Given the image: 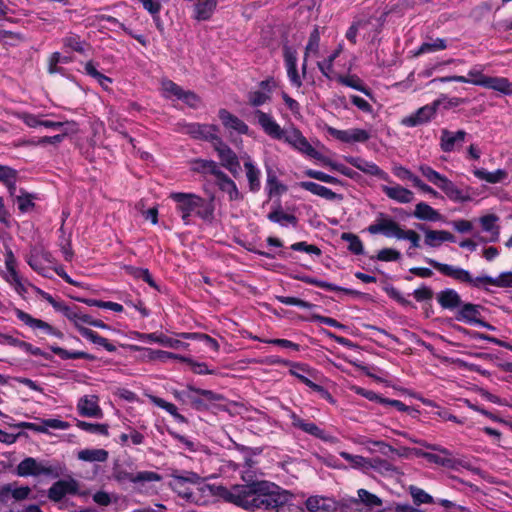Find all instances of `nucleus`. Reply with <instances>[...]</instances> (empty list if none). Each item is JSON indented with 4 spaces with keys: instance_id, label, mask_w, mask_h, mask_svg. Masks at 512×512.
I'll return each mask as SVG.
<instances>
[{
    "instance_id": "nucleus-29",
    "label": "nucleus",
    "mask_w": 512,
    "mask_h": 512,
    "mask_svg": "<svg viewBox=\"0 0 512 512\" xmlns=\"http://www.w3.org/2000/svg\"><path fill=\"white\" fill-rule=\"evenodd\" d=\"M436 300L442 309L449 311H457L463 302L460 294L452 288L439 291L436 294Z\"/></svg>"
},
{
    "instance_id": "nucleus-19",
    "label": "nucleus",
    "mask_w": 512,
    "mask_h": 512,
    "mask_svg": "<svg viewBox=\"0 0 512 512\" xmlns=\"http://www.w3.org/2000/svg\"><path fill=\"white\" fill-rule=\"evenodd\" d=\"M114 479L119 482H132V483H145V482H159L162 476L154 471H140L136 474L128 472L124 469H115L113 472Z\"/></svg>"
},
{
    "instance_id": "nucleus-44",
    "label": "nucleus",
    "mask_w": 512,
    "mask_h": 512,
    "mask_svg": "<svg viewBox=\"0 0 512 512\" xmlns=\"http://www.w3.org/2000/svg\"><path fill=\"white\" fill-rule=\"evenodd\" d=\"M62 44L64 49H68L80 54L86 53V47H90V45L81 39L78 34L69 33L62 39Z\"/></svg>"
},
{
    "instance_id": "nucleus-30",
    "label": "nucleus",
    "mask_w": 512,
    "mask_h": 512,
    "mask_svg": "<svg viewBox=\"0 0 512 512\" xmlns=\"http://www.w3.org/2000/svg\"><path fill=\"white\" fill-rule=\"evenodd\" d=\"M77 410L82 417L102 418L103 412L98 405L97 396H83L77 403Z\"/></svg>"
},
{
    "instance_id": "nucleus-36",
    "label": "nucleus",
    "mask_w": 512,
    "mask_h": 512,
    "mask_svg": "<svg viewBox=\"0 0 512 512\" xmlns=\"http://www.w3.org/2000/svg\"><path fill=\"white\" fill-rule=\"evenodd\" d=\"M382 191L388 198L395 200L399 203H410L413 199V192L407 188L402 187L399 184H396L395 186L383 185Z\"/></svg>"
},
{
    "instance_id": "nucleus-61",
    "label": "nucleus",
    "mask_w": 512,
    "mask_h": 512,
    "mask_svg": "<svg viewBox=\"0 0 512 512\" xmlns=\"http://www.w3.org/2000/svg\"><path fill=\"white\" fill-rule=\"evenodd\" d=\"M154 403L159 408H162L166 412H168L177 421H179V422H186L185 417L183 415H181L180 413H178V409H177V407L173 403L168 402V401H166V400H164L162 398H159V397H155L154 398Z\"/></svg>"
},
{
    "instance_id": "nucleus-46",
    "label": "nucleus",
    "mask_w": 512,
    "mask_h": 512,
    "mask_svg": "<svg viewBox=\"0 0 512 512\" xmlns=\"http://www.w3.org/2000/svg\"><path fill=\"white\" fill-rule=\"evenodd\" d=\"M217 6V0L199 1L195 4V19L198 21L209 20Z\"/></svg>"
},
{
    "instance_id": "nucleus-32",
    "label": "nucleus",
    "mask_w": 512,
    "mask_h": 512,
    "mask_svg": "<svg viewBox=\"0 0 512 512\" xmlns=\"http://www.w3.org/2000/svg\"><path fill=\"white\" fill-rule=\"evenodd\" d=\"M298 279L306 284L313 285V286H316L318 288H321V289H324L327 291L342 292L344 294H347V295H350L353 297H361L363 295V293L360 291H357V290H354L351 288L341 287L336 284L329 283V282H326L323 280H319V279L311 277V276H303Z\"/></svg>"
},
{
    "instance_id": "nucleus-13",
    "label": "nucleus",
    "mask_w": 512,
    "mask_h": 512,
    "mask_svg": "<svg viewBox=\"0 0 512 512\" xmlns=\"http://www.w3.org/2000/svg\"><path fill=\"white\" fill-rule=\"evenodd\" d=\"M213 149L217 153L220 161L218 163L220 168H225L233 177L237 178L241 171V165L236 152L227 143H225L221 137L217 142H215Z\"/></svg>"
},
{
    "instance_id": "nucleus-48",
    "label": "nucleus",
    "mask_w": 512,
    "mask_h": 512,
    "mask_svg": "<svg viewBox=\"0 0 512 512\" xmlns=\"http://www.w3.org/2000/svg\"><path fill=\"white\" fill-rule=\"evenodd\" d=\"M178 336L185 340H198L215 352L219 350L218 341L208 334L198 332H182L179 333Z\"/></svg>"
},
{
    "instance_id": "nucleus-9",
    "label": "nucleus",
    "mask_w": 512,
    "mask_h": 512,
    "mask_svg": "<svg viewBox=\"0 0 512 512\" xmlns=\"http://www.w3.org/2000/svg\"><path fill=\"white\" fill-rule=\"evenodd\" d=\"M76 316L77 317L75 318L74 326L82 337L97 346L103 347L108 352H115L117 350L116 345L113 344L109 339L82 325L83 323L86 324V319L90 318V315L84 313L82 309L77 305Z\"/></svg>"
},
{
    "instance_id": "nucleus-43",
    "label": "nucleus",
    "mask_w": 512,
    "mask_h": 512,
    "mask_svg": "<svg viewBox=\"0 0 512 512\" xmlns=\"http://www.w3.org/2000/svg\"><path fill=\"white\" fill-rule=\"evenodd\" d=\"M50 350L60 357L62 360H69V359H84L88 361H95L96 357L93 354L84 352V351H68L60 346L57 345H51L49 346Z\"/></svg>"
},
{
    "instance_id": "nucleus-42",
    "label": "nucleus",
    "mask_w": 512,
    "mask_h": 512,
    "mask_svg": "<svg viewBox=\"0 0 512 512\" xmlns=\"http://www.w3.org/2000/svg\"><path fill=\"white\" fill-rule=\"evenodd\" d=\"M337 81L344 86L350 87L365 94L368 97H372L371 89L363 83L362 79L359 76L355 74L339 75Z\"/></svg>"
},
{
    "instance_id": "nucleus-31",
    "label": "nucleus",
    "mask_w": 512,
    "mask_h": 512,
    "mask_svg": "<svg viewBox=\"0 0 512 512\" xmlns=\"http://www.w3.org/2000/svg\"><path fill=\"white\" fill-rule=\"evenodd\" d=\"M488 76L483 74L482 66H475L470 69L467 76L455 75L451 77L442 78V82L454 81L459 83H470L473 85L485 87L483 82L487 81Z\"/></svg>"
},
{
    "instance_id": "nucleus-28",
    "label": "nucleus",
    "mask_w": 512,
    "mask_h": 512,
    "mask_svg": "<svg viewBox=\"0 0 512 512\" xmlns=\"http://www.w3.org/2000/svg\"><path fill=\"white\" fill-rule=\"evenodd\" d=\"M346 161L353 167L362 171L363 173L378 177L382 180H388L389 176L386 172H384L377 164L371 161H367L361 157H347Z\"/></svg>"
},
{
    "instance_id": "nucleus-47",
    "label": "nucleus",
    "mask_w": 512,
    "mask_h": 512,
    "mask_svg": "<svg viewBox=\"0 0 512 512\" xmlns=\"http://www.w3.org/2000/svg\"><path fill=\"white\" fill-rule=\"evenodd\" d=\"M484 88L499 91L505 95H512V83L504 77L488 76L487 81L483 82Z\"/></svg>"
},
{
    "instance_id": "nucleus-11",
    "label": "nucleus",
    "mask_w": 512,
    "mask_h": 512,
    "mask_svg": "<svg viewBox=\"0 0 512 512\" xmlns=\"http://www.w3.org/2000/svg\"><path fill=\"white\" fill-rule=\"evenodd\" d=\"M70 495H87V492L80 491V483L73 477L54 482L47 491V497L54 503H62L64 498Z\"/></svg>"
},
{
    "instance_id": "nucleus-52",
    "label": "nucleus",
    "mask_w": 512,
    "mask_h": 512,
    "mask_svg": "<svg viewBox=\"0 0 512 512\" xmlns=\"http://www.w3.org/2000/svg\"><path fill=\"white\" fill-rule=\"evenodd\" d=\"M320 51V29L319 26L315 25L311 31L308 42L305 46L304 53L306 56H318Z\"/></svg>"
},
{
    "instance_id": "nucleus-58",
    "label": "nucleus",
    "mask_w": 512,
    "mask_h": 512,
    "mask_svg": "<svg viewBox=\"0 0 512 512\" xmlns=\"http://www.w3.org/2000/svg\"><path fill=\"white\" fill-rule=\"evenodd\" d=\"M447 48V43L445 39L437 38L432 42H424L418 48L416 55H421L430 52H436L440 50H444Z\"/></svg>"
},
{
    "instance_id": "nucleus-37",
    "label": "nucleus",
    "mask_w": 512,
    "mask_h": 512,
    "mask_svg": "<svg viewBox=\"0 0 512 512\" xmlns=\"http://www.w3.org/2000/svg\"><path fill=\"white\" fill-rule=\"evenodd\" d=\"M14 313L16 314L17 318L22 321L25 325L29 326L32 329H41L44 331V333L48 334L53 329V326L50 325L48 322H45L41 319H37L32 317L29 313L14 307Z\"/></svg>"
},
{
    "instance_id": "nucleus-10",
    "label": "nucleus",
    "mask_w": 512,
    "mask_h": 512,
    "mask_svg": "<svg viewBox=\"0 0 512 512\" xmlns=\"http://www.w3.org/2000/svg\"><path fill=\"white\" fill-rule=\"evenodd\" d=\"M180 394L198 411L208 409V402L213 403L223 399V396L219 393L208 389L197 388L191 384H188L186 390L182 391Z\"/></svg>"
},
{
    "instance_id": "nucleus-60",
    "label": "nucleus",
    "mask_w": 512,
    "mask_h": 512,
    "mask_svg": "<svg viewBox=\"0 0 512 512\" xmlns=\"http://www.w3.org/2000/svg\"><path fill=\"white\" fill-rule=\"evenodd\" d=\"M357 495L360 502L367 507L373 508L380 507L382 505V500L377 495L369 492L366 489H358Z\"/></svg>"
},
{
    "instance_id": "nucleus-57",
    "label": "nucleus",
    "mask_w": 512,
    "mask_h": 512,
    "mask_svg": "<svg viewBox=\"0 0 512 512\" xmlns=\"http://www.w3.org/2000/svg\"><path fill=\"white\" fill-rule=\"evenodd\" d=\"M20 192L21 194L16 196V203L20 212L26 213L35 207V203L33 202L35 197L24 189H20Z\"/></svg>"
},
{
    "instance_id": "nucleus-27",
    "label": "nucleus",
    "mask_w": 512,
    "mask_h": 512,
    "mask_svg": "<svg viewBox=\"0 0 512 512\" xmlns=\"http://www.w3.org/2000/svg\"><path fill=\"white\" fill-rule=\"evenodd\" d=\"M218 117L226 129L233 130L240 135H250L249 126L227 109L221 108L218 111Z\"/></svg>"
},
{
    "instance_id": "nucleus-40",
    "label": "nucleus",
    "mask_w": 512,
    "mask_h": 512,
    "mask_svg": "<svg viewBox=\"0 0 512 512\" xmlns=\"http://www.w3.org/2000/svg\"><path fill=\"white\" fill-rule=\"evenodd\" d=\"M267 219L281 226H286L290 224L293 227H296L298 224V218L294 214L285 213L280 204H278L276 208H274L271 212L268 213Z\"/></svg>"
},
{
    "instance_id": "nucleus-12",
    "label": "nucleus",
    "mask_w": 512,
    "mask_h": 512,
    "mask_svg": "<svg viewBox=\"0 0 512 512\" xmlns=\"http://www.w3.org/2000/svg\"><path fill=\"white\" fill-rule=\"evenodd\" d=\"M289 418L291 425L295 429L301 430L302 432L311 435L325 443L335 444L338 442V438L328 433L323 428L319 427L316 423L304 420L294 411L289 410Z\"/></svg>"
},
{
    "instance_id": "nucleus-45",
    "label": "nucleus",
    "mask_w": 512,
    "mask_h": 512,
    "mask_svg": "<svg viewBox=\"0 0 512 512\" xmlns=\"http://www.w3.org/2000/svg\"><path fill=\"white\" fill-rule=\"evenodd\" d=\"M475 177L480 180H484L490 184L500 183L507 178V172L503 169H497L493 172H489L484 168H477L473 171Z\"/></svg>"
},
{
    "instance_id": "nucleus-23",
    "label": "nucleus",
    "mask_w": 512,
    "mask_h": 512,
    "mask_svg": "<svg viewBox=\"0 0 512 512\" xmlns=\"http://www.w3.org/2000/svg\"><path fill=\"white\" fill-rule=\"evenodd\" d=\"M467 132L465 130L450 131L446 128L441 130L440 148L445 153L454 151L457 147H461L465 142Z\"/></svg>"
},
{
    "instance_id": "nucleus-17",
    "label": "nucleus",
    "mask_w": 512,
    "mask_h": 512,
    "mask_svg": "<svg viewBox=\"0 0 512 512\" xmlns=\"http://www.w3.org/2000/svg\"><path fill=\"white\" fill-rule=\"evenodd\" d=\"M184 132L193 139L211 143L212 147L220 139L219 127L215 124L188 123Z\"/></svg>"
},
{
    "instance_id": "nucleus-64",
    "label": "nucleus",
    "mask_w": 512,
    "mask_h": 512,
    "mask_svg": "<svg viewBox=\"0 0 512 512\" xmlns=\"http://www.w3.org/2000/svg\"><path fill=\"white\" fill-rule=\"evenodd\" d=\"M338 55L339 50H336L323 61L317 62V67L323 76L330 78V73L333 71V63Z\"/></svg>"
},
{
    "instance_id": "nucleus-50",
    "label": "nucleus",
    "mask_w": 512,
    "mask_h": 512,
    "mask_svg": "<svg viewBox=\"0 0 512 512\" xmlns=\"http://www.w3.org/2000/svg\"><path fill=\"white\" fill-rule=\"evenodd\" d=\"M108 456L105 449H83L78 452V459L85 462H105Z\"/></svg>"
},
{
    "instance_id": "nucleus-16",
    "label": "nucleus",
    "mask_w": 512,
    "mask_h": 512,
    "mask_svg": "<svg viewBox=\"0 0 512 512\" xmlns=\"http://www.w3.org/2000/svg\"><path fill=\"white\" fill-rule=\"evenodd\" d=\"M367 231L372 234H383L387 238L395 237L401 239L404 229L395 220L380 212L377 215L376 221L369 225Z\"/></svg>"
},
{
    "instance_id": "nucleus-35",
    "label": "nucleus",
    "mask_w": 512,
    "mask_h": 512,
    "mask_svg": "<svg viewBox=\"0 0 512 512\" xmlns=\"http://www.w3.org/2000/svg\"><path fill=\"white\" fill-rule=\"evenodd\" d=\"M305 505L310 512H333L336 510L335 501L322 496H310L306 500Z\"/></svg>"
},
{
    "instance_id": "nucleus-8",
    "label": "nucleus",
    "mask_w": 512,
    "mask_h": 512,
    "mask_svg": "<svg viewBox=\"0 0 512 512\" xmlns=\"http://www.w3.org/2000/svg\"><path fill=\"white\" fill-rule=\"evenodd\" d=\"M16 473L20 477H38L40 475H46L53 478H58L62 475V471L59 466L49 465L47 462L38 461L33 457L24 458L17 465Z\"/></svg>"
},
{
    "instance_id": "nucleus-1",
    "label": "nucleus",
    "mask_w": 512,
    "mask_h": 512,
    "mask_svg": "<svg viewBox=\"0 0 512 512\" xmlns=\"http://www.w3.org/2000/svg\"><path fill=\"white\" fill-rule=\"evenodd\" d=\"M276 487V484L264 480L236 484L230 488L222 485H206L213 495L252 512L266 510Z\"/></svg>"
},
{
    "instance_id": "nucleus-15",
    "label": "nucleus",
    "mask_w": 512,
    "mask_h": 512,
    "mask_svg": "<svg viewBox=\"0 0 512 512\" xmlns=\"http://www.w3.org/2000/svg\"><path fill=\"white\" fill-rule=\"evenodd\" d=\"M265 511L275 512H305L298 504L294 503L293 495L277 485Z\"/></svg>"
},
{
    "instance_id": "nucleus-55",
    "label": "nucleus",
    "mask_w": 512,
    "mask_h": 512,
    "mask_svg": "<svg viewBox=\"0 0 512 512\" xmlns=\"http://www.w3.org/2000/svg\"><path fill=\"white\" fill-rule=\"evenodd\" d=\"M13 347H18L22 350H24L26 353L31 354L33 356H41L45 358L46 360H51L52 356L43 350H41L39 347L33 346L31 343L20 340L17 338V341L12 342Z\"/></svg>"
},
{
    "instance_id": "nucleus-62",
    "label": "nucleus",
    "mask_w": 512,
    "mask_h": 512,
    "mask_svg": "<svg viewBox=\"0 0 512 512\" xmlns=\"http://www.w3.org/2000/svg\"><path fill=\"white\" fill-rule=\"evenodd\" d=\"M384 291L391 299L396 301L399 305L403 307L416 308L415 305L410 300L406 299L402 295V293L394 286H387L384 288Z\"/></svg>"
},
{
    "instance_id": "nucleus-21",
    "label": "nucleus",
    "mask_w": 512,
    "mask_h": 512,
    "mask_svg": "<svg viewBox=\"0 0 512 512\" xmlns=\"http://www.w3.org/2000/svg\"><path fill=\"white\" fill-rule=\"evenodd\" d=\"M483 309L484 307L480 304L463 301L455 313V320L468 325H476L482 317Z\"/></svg>"
},
{
    "instance_id": "nucleus-49",
    "label": "nucleus",
    "mask_w": 512,
    "mask_h": 512,
    "mask_svg": "<svg viewBox=\"0 0 512 512\" xmlns=\"http://www.w3.org/2000/svg\"><path fill=\"white\" fill-rule=\"evenodd\" d=\"M266 188L269 197L281 195L287 191V186L278 180L275 171L271 168H267Z\"/></svg>"
},
{
    "instance_id": "nucleus-3",
    "label": "nucleus",
    "mask_w": 512,
    "mask_h": 512,
    "mask_svg": "<svg viewBox=\"0 0 512 512\" xmlns=\"http://www.w3.org/2000/svg\"><path fill=\"white\" fill-rule=\"evenodd\" d=\"M176 203V211L180 214L185 225L191 223L192 215L197 216L204 222H212L215 212V196L212 194L205 199L194 193L176 192L170 195Z\"/></svg>"
},
{
    "instance_id": "nucleus-59",
    "label": "nucleus",
    "mask_w": 512,
    "mask_h": 512,
    "mask_svg": "<svg viewBox=\"0 0 512 512\" xmlns=\"http://www.w3.org/2000/svg\"><path fill=\"white\" fill-rule=\"evenodd\" d=\"M409 492L416 505L434 503L433 497L417 486H410Z\"/></svg>"
},
{
    "instance_id": "nucleus-63",
    "label": "nucleus",
    "mask_w": 512,
    "mask_h": 512,
    "mask_svg": "<svg viewBox=\"0 0 512 512\" xmlns=\"http://www.w3.org/2000/svg\"><path fill=\"white\" fill-rule=\"evenodd\" d=\"M248 104L252 107H259L270 101L271 96L264 91H250L247 95Z\"/></svg>"
},
{
    "instance_id": "nucleus-5",
    "label": "nucleus",
    "mask_w": 512,
    "mask_h": 512,
    "mask_svg": "<svg viewBox=\"0 0 512 512\" xmlns=\"http://www.w3.org/2000/svg\"><path fill=\"white\" fill-rule=\"evenodd\" d=\"M419 171L430 183L437 186L451 201L463 203L471 200L468 188L466 190L458 188L446 176L440 174L429 165H420Z\"/></svg>"
},
{
    "instance_id": "nucleus-22",
    "label": "nucleus",
    "mask_w": 512,
    "mask_h": 512,
    "mask_svg": "<svg viewBox=\"0 0 512 512\" xmlns=\"http://www.w3.org/2000/svg\"><path fill=\"white\" fill-rule=\"evenodd\" d=\"M255 116L257 118L258 124L265 132V134L276 140L283 139L285 131L275 121L272 115L257 109L255 111Z\"/></svg>"
},
{
    "instance_id": "nucleus-7",
    "label": "nucleus",
    "mask_w": 512,
    "mask_h": 512,
    "mask_svg": "<svg viewBox=\"0 0 512 512\" xmlns=\"http://www.w3.org/2000/svg\"><path fill=\"white\" fill-rule=\"evenodd\" d=\"M297 55V51L294 47L287 44L283 45V59L287 77L293 87L300 88L303 85V79L306 78L307 75L308 59L310 56H306L304 53L300 75L297 68Z\"/></svg>"
},
{
    "instance_id": "nucleus-20",
    "label": "nucleus",
    "mask_w": 512,
    "mask_h": 512,
    "mask_svg": "<svg viewBox=\"0 0 512 512\" xmlns=\"http://www.w3.org/2000/svg\"><path fill=\"white\" fill-rule=\"evenodd\" d=\"M282 140L310 157H316L317 155L315 148L308 142L298 128H293L291 131L285 132Z\"/></svg>"
},
{
    "instance_id": "nucleus-56",
    "label": "nucleus",
    "mask_w": 512,
    "mask_h": 512,
    "mask_svg": "<svg viewBox=\"0 0 512 512\" xmlns=\"http://www.w3.org/2000/svg\"><path fill=\"white\" fill-rule=\"evenodd\" d=\"M453 328L457 332L462 333L463 335L469 336L472 339H475V340H485V341H488V342L493 343L495 345H496V343H498L497 342L498 338H496L494 336H491V335H488V334H484V333H481V332H478V331H474V330H469V329H467V328H465L463 326H460V325H453Z\"/></svg>"
},
{
    "instance_id": "nucleus-14",
    "label": "nucleus",
    "mask_w": 512,
    "mask_h": 512,
    "mask_svg": "<svg viewBox=\"0 0 512 512\" xmlns=\"http://www.w3.org/2000/svg\"><path fill=\"white\" fill-rule=\"evenodd\" d=\"M440 105L441 100L436 99L433 102L418 108L414 113L403 117L400 124L408 128L427 124L436 117Z\"/></svg>"
},
{
    "instance_id": "nucleus-54",
    "label": "nucleus",
    "mask_w": 512,
    "mask_h": 512,
    "mask_svg": "<svg viewBox=\"0 0 512 512\" xmlns=\"http://www.w3.org/2000/svg\"><path fill=\"white\" fill-rule=\"evenodd\" d=\"M341 239L343 241L348 242V244H349L348 250L351 253H353L355 255H361L364 253L363 243L357 235H355L353 233L345 232V233H342Z\"/></svg>"
},
{
    "instance_id": "nucleus-26",
    "label": "nucleus",
    "mask_w": 512,
    "mask_h": 512,
    "mask_svg": "<svg viewBox=\"0 0 512 512\" xmlns=\"http://www.w3.org/2000/svg\"><path fill=\"white\" fill-rule=\"evenodd\" d=\"M190 171L195 174H199L206 178L207 176H218L221 172V168L218 162L212 159L195 158L189 162Z\"/></svg>"
},
{
    "instance_id": "nucleus-2",
    "label": "nucleus",
    "mask_w": 512,
    "mask_h": 512,
    "mask_svg": "<svg viewBox=\"0 0 512 512\" xmlns=\"http://www.w3.org/2000/svg\"><path fill=\"white\" fill-rule=\"evenodd\" d=\"M425 262L442 275L473 288L487 290L486 285L500 288H512V271L502 272L498 277L488 275L473 277L470 271L458 266L441 263L432 258H425Z\"/></svg>"
},
{
    "instance_id": "nucleus-25",
    "label": "nucleus",
    "mask_w": 512,
    "mask_h": 512,
    "mask_svg": "<svg viewBox=\"0 0 512 512\" xmlns=\"http://www.w3.org/2000/svg\"><path fill=\"white\" fill-rule=\"evenodd\" d=\"M135 338L144 343H157L164 347L178 349L180 347L185 346L186 344L178 339H173L168 337L162 332H153V333H141L135 332Z\"/></svg>"
},
{
    "instance_id": "nucleus-34",
    "label": "nucleus",
    "mask_w": 512,
    "mask_h": 512,
    "mask_svg": "<svg viewBox=\"0 0 512 512\" xmlns=\"http://www.w3.org/2000/svg\"><path fill=\"white\" fill-rule=\"evenodd\" d=\"M218 189L228 195L230 201H236L241 198V194L236 183L225 172L221 170L215 179Z\"/></svg>"
},
{
    "instance_id": "nucleus-39",
    "label": "nucleus",
    "mask_w": 512,
    "mask_h": 512,
    "mask_svg": "<svg viewBox=\"0 0 512 512\" xmlns=\"http://www.w3.org/2000/svg\"><path fill=\"white\" fill-rule=\"evenodd\" d=\"M299 186L306 190V191H309L311 192L312 194L314 195H317L319 197H322L326 200H335L337 198H340V195H338L337 193L333 192L331 189L323 186V185H320L318 183H315V182H312V181H301L299 183Z\"/></svg>"
},
{
    "instance_id": "nucleus-24",
    "label": "nucleus",
    "mask_w": 512,
    "mask_h": 512,
    "mask_svg": "<svg viewBox=\"0 0 512 512\" xmlns=\"http://www.w3.org/2000/svg\"><path fill=\"white\" fill-rule=\"evenodd\" d=\"M417 228L424 232V244L431 248L439 247L443 242H455V236L446 230H431L424 224H418Z\"/></svg>"
},
{
    "instance_id": "nucleus-53",
    "label": "nucleus",
    "mask_w": 512,
    "mask_h": 512,
    "mask_svg": "<svg viewBox=\"0 0 512 512\" xmlns=\"http://www.w3.org/2000/svg\"><path fill=\"white\" fill-rule=\"evenodd\" d=\"M76 426L79 429H81L85 432L91 433V434H99V435H103V436L109 435V432H108L109 427L107 424L89 423L86 421L77 420Z\"/></svg>"
},
{
    "instance_id": "nucleus-33",
    "label": "nucleus",
    "mask_w": 512,
    "mask_h": 512,
    "mask_svg": "<svg viewBox=\"0 0 512 512\" xmlns=\"http://www.w3.org/2000/svg\"><path fill=\"white\" fill-rule=\"evenodd\" d=\"M163 90L175 96L178 100L184 101L189 106H194V102L198 101V96L192 91L184 90L180 85L172 80H165L162 83Z\"/></svg>"
},
{
    "instance_id": "nucleus-51",
    "label": "nucleus",
    "mask_w": 512,
    "mask_h": 512,
    "mask_svg": "<svg viewBox=\"0 0 512 512\" xmlns=\"http://www.w3.org/2000/svg\"><path fill=\"white\" fill-rule=\"evenodd\" d=\"M103 20H105L106 22H108L112 25L118 26L119 29H121L124 33H126L130 37L134 38L142 46H147L148 40L144 35L135 34L131 29H129L124 23L120 22L116 17L106 15V16H103Z\"/></svg>"
},
{
    "instance_id": "nucleus-38",
    "label": "nucleus",
    "mask_w": 512,
    "mask_h": 512,
    "mask_svg": "<svg viewBox=\"0 0 512 512\" xmlns=\"http://www.w3.org/2000/svg\"><path fill=\"white\" fill-rule=\"evenodd\" d=\"M244 168L246 170V177L248 180L249 190L252 193H257L261 189V171L260 169L248 158L244 162Z\"/></svg>"
},
{
    "instance_id": "nucleus-6",
    "label": "nucleus",
    "mask_w": 512,
    "mask_h": 512,
    "mask_svg": "<svg viewBox=\"0 0 512 512\" xmlns=\"http://www.w3.org/2000/svg\"><path fill=\"white\" fill-rule=\"evenodd\" d=\"M284 365L290 366L289 374L297 378L301 383L309 387L312 391L320 394L323 399L332 401L330 392L323 386L315 383L318 380L319 372L310 365L301 362L285 361Z\"/></svg>"
},
{
    "instance_id": "nucleus-18",
    "label": "nucleus",
    "mask_w": 512,
    "mask_h": 512,
    "mask_svg": "<svg viewBox=\"0 0 512 512\" xmlns=\"http://www.w3.org/2000/svg\"><path fill=\"white\" fill-rule=\"evenodd\" d=\"M201 481V477L195 472H186L185 475L172 474L170 487L178 494V496L190 501L193 492L187 486L188 483L197 484Z\"/></svg>"
},
{
    "instance_id": "nucleus-41",
    "label": "nucleus",
    "mask_w": 512,
    "mask_h": 512,
    "mask_svg": "<svg viewBox=\"0 0 512 512\" xmlns=\"http://www.w3.org/2000/svg\"><path fill=\"white\" fill-rule=\"evenodd\" d=\"M413 215L422 221L436 222L442 219V215L425 202L416 204Z\"/></svg>"
},
{
    "instance_id": "nucleus-4",
    "label": "nucleus",
    "mask_w": 512,
    "mask_h": 512,
    "mask_svg": "<svg viewBox=\"0 0 512 512\" xmlns=\"http://www.w3.org/2000/svg\"><path fill=\"white\" fill-rule=\"evenodd\" d=\"M415 443L425 447L426 449L436 451L437 453H431L422 449H413V453L416 457L425 459L428 463L435 464L437 466L458 470L459 467L467 468L468 463L466 461L457 459L453 456V453L438 444H431L424 440H414Z\"/></svg>"
}]
</instances>
